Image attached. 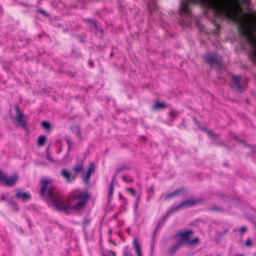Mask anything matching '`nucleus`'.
<instances>
[{"instance_id": "obj_34", "label": "nucleus", "mask_w": 256, "mask_h": 256, "mask_svg": "<svg viewBox=\"0 0 256 256\" xmlns=\"http://www.w3.org/2000/svg\"><path fill=\"white\" fill-rule=\"evenodd\" d=\"M240 231L241 233H244L246 231V228L244 226H242L240 228Z\"/></svg>"}, {"instance_id": "obj_30", "label": "nucleus", "mask_w": 256, "mask_h": 256, "mask_svg": "<svg viewBox=\"0 0 256 256\" xmlns=\"http://www.w3.org/2000/svg\"><path fill=\"white\" fill-rule=\"evenodd\" d=\"M140 201V196H138L136 198V201L134 204L136 208H137L138 203Z\"/></svg>"}, {"instance_id": "obj_21", "label": "nucleus", "mask_w": 256, "mask_h": 256, "mask_svg": "<svg viewBox=\"0 0 256 256\" xmlns=\"http://www.w3.org/2000/svg\"><path fill=\"white\" fill-rule=\"evenodd\" d=\"M130 168L128 166H126V165H123V166H122L120 167H118L117 170H116V172H120L122 171H124V170H129Z\"/></svg>"}, {"instance_id": "obj_23", "label": "nucleus", "mask_w": 256, "mask_h": 256, "mask_svg": "<svg viewBox=\"0 0 256 256\" xmlns=\"http://www.w3.org/2000/svg\"><path fill=\"white\" fill-rule=\"evenodd\" d=\"M65 140H66V144H68V151H70V150L72 146V142H71V140L68 137H66L65 138Z\"/></svg>"}, {"instance_id": "obj_36", "label": "nucleus", "mask_w": 256, "mask_h": 256, "mask_svg": "<svg viewBox=\"0 0 256 256\" xmlns=\"http://www.w3.org/2000/svg\"><path fill=\"white\" fill-rule=\"evenodd\" d=\"M88 64H89V66H94V62H92V60H90L88 61Z\"/></svg>"}, {"instance_id": "obj_37", "label": "nucleus", "mask_w": 256, "mask_h": 256, "mask_svg": "<svg viewBox=\"0 0 256 256\" xmlns=\"http://www.w3.org/2000/svg\"><path fill=\"white\" fill-rule=\"evenodd\" d=\"M108 241L110 242L114 246L117 245L116 243L115 242L113 241L112 240H110Z\"/></svg>"}, {"instance_id": "obj_19", "label": "nucleus", "mask_w": 256, "mask_h": 256, "mask_svg": "<svg viewBox=\"0 0 256 256\" xmlns=\"http://www.w3.org/2000/svg\"><path fill=\"white\" fill-rule=\"evenodd\" d=\"M116 253L112 250H106L103 252L102 256H116Z\"/></svg>"}, {"instance_id": "obj_33", "label": "nucleus", "mask_w": 256, "mask_h": 256, "mask_svg": "<svg viewBox=\"0 0 256 256\" xmlns=\"http://www.w3.org/2000/svg\"><path fill=\"white\" fill-rule=\"evenodd\" d=\"M38 12L39 13H40V14H44V15H45V16H47V15H48V14H46V11H44V10H42V9H38Z\"/></svg>"}, {"instance_id": "obj_12", "label": "nucleus", "mask_w": 256, "mask_h": 256, "mask_svg": "<svg viewBox=\"0 0 256 256\" xmlns=\"http://www.w3.org/2000/svg\"><path fill=\"white\" fill-rule=\"evenodd\" d=\"M16 196V198L24 202L27 201L31 198L30 194L29 193L24 192L21 191L17 192Z\"/></svg>"}, {"instance_id": "obj_43", "label": "nucleus", "mask_w": 256, "mask_h": 256, "mask_svg": "<svg viewBox=\"0 0 256 256\" xmlns=\"http://www.w3.org/2000/svg\"><path fill=\"white\" fill-rule=\"evenodd\" d=\"M126 230H130L129 228H127Z\"/></svg>"}, {"instance_id": "obj_7", "label": "nucleus", "mask_w": 256, "mask_h": 256, "mask_svg": "<svg viewBox=\"0 0 256 256\" xmlns=\"http://www.w3.org/2000/svg\"><path fill=\"white\" fill-rule=\"evenodd\" d=\"M205 60L206 62L211 66L217 64L221 60V57L216 54H210L205 56Z\"/></svg>"}, {"instance_id": "obj_26", "label": "nucleus", "mask_w": 256, "mask_h": 256, "mask_svg": "<svg viewBox=\"0 0 256 256\" xmlns=\"http://www.w3.org/2000/svg\"><path fill=\"white\" fill-rule=\"evenodd\" d=\"M199 238H194L192 240H190V241L188 242V244L190 245L193 244H194L198 243L199 242Z\"/></svg>"}, {"instance_id": "obj_4", "label": "nucleus", "mask_w": 256, "mask_h": 256, "mask_svg": "<svg viewBox=\"0 0 256 256\" xmlns=\"http://www.w3.org/2000/svg\"><path fill=\"white\" fill-rule=\"evenodd\" d=\"M240 34L246 38L250 46L254 49L253 55L256 58V38L252 34L250 30L246 24L240 26Z\"/></svg>"}, {"instance_id": "obj_40", "label": "nucleus", "mask_w": 256, "mask_h": 256, "mask_svg": "<svg viewBox=\"0 0 256 256\" xmlns=\"http://www.w3.org/2000/svg\"><path fill=\"white\" fill-rule=\"evenodd\" d=\"M119 196H120V198L124 199V198H123V196H122V194L120 193L119 194Z\"/></svg>"}, {"instance_id": "obj_25", "label": "nucleus", "mask_w": 256, "mask_h": 256, "mask_svg": "<svg viewBox=\"0 0 256 256\" xmlns=\"http://www.w3.org/2000/svg\"><path fill=\"white\" fill-rule=\"evenodd\" d=\"M126 190L132 196H135L136 192L133 188H126Z\"/></svg>"}, {"instance_id": "obj_6", "label": "nucleus", "mask_w": 256, "mask_h": 256, "mask_svg": "<svg viewBox=\"0 0 256 256\" xmlns=\"http://www.w3.org/2000/svg\"><path fill=\"white\" fill-rule=\"evenodd\" d=\"M200 200H194L193 199H188L182 202L178 205L176 206V210H179L182 209H184L188 207L192 206L197 204H200Z\"/></svg>"}, {"instance_id": "obj_13", "label": "nucleus", "mask_w": 256, "mask_h": 256, "mask_svg": "<svg viewBox=\"0 0 256 256\" xmlns=\"http://www.w3.org/2000/svg\"><path fill=\"white\" fill-rule=\"evenodd\" d=\"M232 82L234 84V86H232V88H236V90H240L241 89V86L240 85V77L239 76H234L232 77Z\"/></svg>"}, {"instance_id": "obj_32", "label": "nucleus", "mask_w": 256, "mask_h": 256, "mask_svg": "<svg viewBox=\"0 0 256 256\" xmlns=\"http://www.w3.org/2000/svg\"><path fill=\"white\" fill-rule=\"evenodd\" d=\"M123 256H132L127 250H124L123 252Z\"/></svg>"}, {"instance_id": "obj_31", "label": "nucleus", "mask_w": 256, "mask_h": 256, "mask_svg": "<svg viewBox=\"0 0 256 256\" xmlns=\"http://www.w3.org/2000/svg\"><path fill=\"white\" fill-rule=\"evenodd\" d=\"M246 246L250 247L252 246V242L250 238H248L246 242Z\"/></svg>"}, {"instance_id": "obj_28", "label": "nucleus", "mask_w": 256, "mask_h": 256, "mask_svg": "<svg viewBox=\"0 0 256 256\" xmlns=\"http://www.w3.org/2000/svg\"><path fill=\"white\" fill-rule=\"evenodd\" d=\"M122 178L124 180V181L126 182L129 183V182H134V180L132 179V178L127 179L125 176H123Z\"/></svg>"}, {"instance_id": "obj_5", "label": "nucleus", "mask_w": 256, "mask_h": 256, "mask_svg": "<svg viewBox=\"0 0 256 256\" xmlns=\"http://www.w3.org/2000/svg\"><path fill=\"white\" fill-rule=\"evenodd\" d=\"M185 194V190L184 188H178L176 189L175 190H174L173 192L166 194V195H164V194H162L160 196V199H162L164 198V200H171L175 197L180 196L182 195H184Z\"/></svg>"}, {"instance_id": "obj_11", "label": "nucleus", "mask_w": 256, "mask_h": 256, "mask_svg": "<svg viewBox=\"0 0 256 256\" xmlns=\"http://www.w3.org/2000/svg\"><path fill=\"white\" fill-rule=\"evenodd\" d=\"M181 246V243L177 242L168 250L166 255L168 256H172Z\"/></svg>"}, {"instance_id": "obj_16", "label": "nucleus", "mask_w": 256, "mask_h": 256, "mask_svg": "<svg viewBox=\"0 0 256 256\" xmlns=\"http://www.w3.org/2000/svg\"><path fill=\"white\" fill-rule=\"evenodd\" d=\"M93 170L92 166H90L88 168V170L86 173V176L84 178V180L86 183H88V180L90 177L91 174L92 172V171Z\"/></svg>"}, {"instance_id": "obj_14", "label": "nucleus", "mask_w": 256, "mask_h": 256, "mask_svg": "<svg viewBox=\"0 0 256 256\" xmlns=\"http://www.w3.org/2000/svg\"><path fill=\"white\" fill-rule=\"evenodd\" d=\"M134 248L138 256H142L140 247L137 238H134L133 242Z\"/></svg>"}, {"instance_id": "obj_38", "label": "nucleus", "mask_w": 256, "mask_h": 256, "mask_svg": "<svg viewBox=\"0 0 256 256\" xmlns=\"http://www.w3.org/2000/svg\"><path fill=\"white\" fill-rule=\"evenodd\" d=\"M86 21L90 23H92L93 22V20H90V19H88V20H86Z\"/></svg>"}, {"instance_id": "obj_39", "label": "nucleus", "mask_w": 256, "mask_h": 256, "mask_svg": "<svg viewBox=\"0 0 256 256\" xmlns=\"http://www.w3.org/2000/svg\"><path fill=\"white\" fill-rule=\"evenodd\" d=\"M87 224V220L86 218L84 219V224L86 225Z\"/></svg>"}, {"instance_id": "obj_18", "label": "nucleus", "mask_w": 256, "mask_h": 256, "mask_svg": "<svg viewBox=\"0 0 256 256\" xmlns=\"http://www.w3.org/2000/svg\"><path fill=\"white\" fill-rule=\"evenodd\" d=\"M41 125L44 129L46 131H49L51 129V126L50 124L46 121H42L41 123Z\"/></svg>"}, {"instance_id": "obj_35", "label": "nucleus", "mask_w": 256, "mask_h": 256, "mask_svg": "<svg viewBox=\"0 0 256 256\" xmlns=\"http://www.w3.org/2000/svg\"><path fill=\"white\" fill-rule=\"evenodd\" d=\"M1 200L4 201L6 200V196L4 194H2L0 198Z\"/></svg>"}, {"instance_id": "obj_17", "label": "nucleus", "mask_w": 256, "mask_h": 256, "mask_svg": "<svg viewBox=\"0 0 256 256\" xmlns=\"http://www.w3.org/2000/svg\"><path fill=\"white\" fill-rule=\"evenodd\" d=\"M46 140V137L44 136L40 135L38 140V144L39 146H42Z\"/></svg>"}, {"instance_id": "obj_2", "label": "nucleus", "mask_w": 256, "mask_h": 256, "mask_svg": "<svg viewBox=\"0 0 256 256\" xmlns=\"http://www.w3.org/2000/svg\"><path fill=\"white\" fill-rule=\"evenodd\" d=\"M229 3L228 0H182L180 11L186 14H189L190 12L189 4H200L212 10L218 17L224 14L229 18H234L229 10Z\"/></svg>"}, {"instance_id": "obj_3", "label": "nucleus", "mask_w": 256, "mask_h": 256, "mask_svg": "<svg viewBox=\"0 0 256 256\" xmlns=\"http://www.w3.org/2000/svg\"><path fill=\"white\" fill-rule=\"evenodd\" d=\"M83 170L84 160H77L72 168V170L74 172V174H71L70 172L66 168H62L61 170L60 174L67 182H70L75 180L77 177V174L82 172Z\"/></svg>"}, {"instance_id": "obj_29", "label": "nucleus", "mask_w": 256, "mask_h": 256, "mask_svg": "<svg viewBox=\"0 0 256 256\" xmlns=\"http://www.w3.org/2000/svg\"><path fill=\"white\" fill-rule=\"evenodd\" d=\"M6 174L2 172V170H0V181L2 182L4 178H5Z\"/></svg>"}, {"instance_id": "obj_27", "label": "nucleus", "mask_w": 256, "mask_h": 256, "mask_svg": "<svg viewBox=\"0 0 256 256\" xmlns=\"http://www.w3.org/2000/svg\"><path fill=\"white\" fill-rule=\"evenodd\" d=\"M220 25L218 24H216V28L214 29V33L216 34H218L220 30Z\"/></svg>"}, {"instance_id": "obj_9", "label": "nucleus", "mask_w": 256, "mask_h": 256, "mask_svg": "<svg viewBox=\"0 0 256 256\" xmlns=\"http://www.w3.org/2000/svg\"><path fill=\"white\" fill-rule=\"evenodd\" d=\"M15 110L16 111V120L17 122L24 128H26V123L24 120V114L19 108L18 106V104L14 105Z\"/></svg>"}, {"instance_id": "obj_44", "label": "nucleus", "mask_w": 256, "mask_h": 256, "mask_svg": "<svg viewBox=\"0 0 256 256\" xmlns=\"http://www.w3.org/2000/svg\"><path fill=\"white\" fill-rule=\"evenodd\" d=\"M153 248V246H152V250Z\"/></svg>"}, {"instance_id": "obj_42", "label": "nucleus", "mask_w": 256, "mask_h": 256, "mask_svg": "<svg viewBox=\"0 0 256 256\" xmlns=\"http://www.w3.org/2000/svg\"><path fill=\"white\" fill-rule=\"evenodd\" d=\"M112 232V230L110 229L108 230V234H110Z\"/></svg>"}, {"instance_id": "obj_41", "label": "nucleus", "mask_w": 256, "mask_h": 256, "mask_svg": "<svg viewBox=\"0 0 256 256\" xmlns=\"http://www.w3.org/2000/svg\"><path fill=\"white\" fill-rule=\"evenodd\" d=\"M48 159L50 161H52V158L51 157L49 156H48Z\"/></svg>"}, {"instance_id": "obj_22", "label": "nucleus", "mask_w": 256, "mask_h": 256, "mask_svg": "<svg viewBox=\"0 0 256 256\" xmlns=\"http://www.w3.org/2000/svg\"><path fill=\"white\" fill-rule=\"evenodd\" d=\"M178 114V112L175 110H172L170 112V116L172 120H173Z\"/></svg>"}, {"instance_id": "obj_20", "label": "nucleus", "mask_w": 256, "mask_h": 256, "mask_svg": "<svg viewBox=\"0 0 256 256\" xmlns=\"http://www.w3.org/2000/svg\"><path fill=\"white\" fill-rule=\"evenodd\" d=\"M114 180V178L113 179L112 181V182L110 188H109L108 196L110 198H111L112 196L113 193H114V182H113Z\"/></svg>"}, {"instance_id": "obj_8", "label": "nucleus", "mask_w": 256, "mask_h": 256, "mask_svg": "<svg viewBox=\"0 0 256 256\" xmlns=\"http://www.w3.org/2000/svg\"><path fill=\"white\" fill-rule=\"evenodd\" d=\"M18 180V176L16 174L10 177H8L6 174L5 178H4L2 183L6 186L10 187L15 184Z\"/></svg>"}, {"instance_id": "obj_1", "label": "nucleus", "mask_w": 256, "mask_h": 256, "mask_svg": "<svg viewBox=\"0 0 256 256\" xmlns=\"http://www.w3.org/2000/svg\"><path fill=\"white\" fill-rule=\"evenodd\" d=\"M50 182L48 179L41 180L40 194L44 196L48 197L56 208L66 214L70 210L80 211L83 210L88 200V195L82 192L75 190L70 194L68 198V204H66L60 200L61 194L58 189L50 185Z\"/></svg>"}, {"instance_id": "obj_24", "label": "nucleus", "mask_w": 256, "mask_h": 256, "mask_svg": "<svg viewBox=\"0 0 256 256\" xmlns=\"http://www.w3.org/2000/svg\"><path fill=\"white\" fill-rule=\"evenodd\" d=\"M8 204L9 206L14 207L16 210H18V208L17 206V205H16V203L15 202H14L13 200H10L8 202Z\"/></svg>"}, {"instance_id": "obj_10", "label": "nucleus", "mask_w": 256, "mask_h": 256, "mask_svg": "<svg viewBox=\"0 0 256 256\" xmlns=\"http://www.w3.org/2000/svg\"><path fill=\"white\" fill-rule=\"evenodd\" d=\"M192 233L193 232L192 230H188V232L178 234V236L180 237V240L178 242H180L181 246H182L184 242L188 244L190 241L189 236L190 234Z\"/></svg>"}, {"instance_id": "obj_15", "label": "nucleus", "mask_w": 256, "mask_h": 256, "mask_svg": "<svg viewBox=\"0 0 256 256\" xmlns=\"http://www.w3.org/2000/svg\"><path fill=\"white\" fill-rule=\"evenodd\" d=\"M167 107V105L164 102H156L152 106L154 110H164Z\"/></svg>"}]
</instances>
